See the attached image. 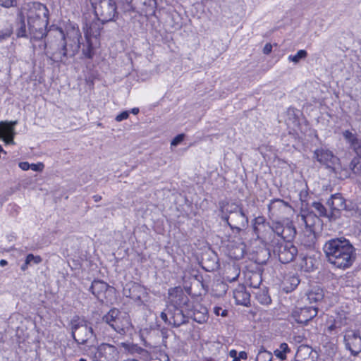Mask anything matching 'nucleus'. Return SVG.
I'll use <instances>...</instances> for the list:
<instances>
[{
  "label": "nucleus",
  "mask_w": 361,
  "mask_h": 361,
  "mask_svg": "<svg viewBox=\"0 0 361 361\" xmlns=\"http://www.w3.org/2000/svg\"><path fill=\"white\" fill-rule=\"evenodd\" d=\"M233 298L236 304L247 306L250 303V293L246 291L244 286L239 285L233 290Z\"/></svg>",
  "instance_id": "nucleus-22"
},
{
  "label": "nucleus",
  "mask_w": 361,
  "mask_h": 361,
  "mask_svg": "<svg viewBox=\"0 0 361 361\" xmlns=\"http://www.w3.org/2000/svg\"><path fill=\"white\" fill-rule=\"evenodd\" d=\"M8 262L6 259H1L0 260V266L1 267H4L6 265H7Z\"/></svg>",
  "instance_id": "nucleus-60"
},
{
  "label": "nucleus",
  "mask_w": 361,
  "mask_h": 361,
  "mask_svg": "<svg viewBox=\"0 0 361 361\" xmlns=\"http://www.w3.org/2000/svg\"><path fill=\"white\" fill-rule=\"evenodd\" d=\"M118 355L114 345L103 343L97 347L94 357L96 361H118Z\"/></svg>",
  "instance_id": "nucleus-13"
},
{
  "label": "nucleus",
  "mask_w": 361,
  "mask_h": 361,
  "mask_svg": "<svg viewBox=\"0 0 361 361\" xmlns=\"http://www.w3.org/2000/svg\"><path fill=\"white\" fill-rule=\"evenodd\" d=\"M15 0H0V5L5 8H10L13 6Z\"/></svg>",
  "instance_id": "nucleus-51"
},
{
  "label": "nucleus",
  "mask_w": 361,
  "mask_h": 361,
  "mask_svg": "<svg viewBox=\"0 0 361 361\" xmlns=\"http://www.w3.org/2000/svg\"><path fill=\"white\" fill-rule=\"evenodd\" d=\"M231 272H232L233 275H226L225 276V280L231 283L237 280L240 275V270L235 266H232L228 268L227 274Z\"/></svg>",
  "instance_id": "nucleus-38"
},
{
  "label": "nucleus",
  "mask_w": 361,
  "mask_h": 361,
  "mask_svg": "<svg viewBox=\"0 0 361 361\" xmlns=\"http://www.w3.org/2000/svg\"><path fill=\"white\" fill-rule=\"evenodd\" d=\"M355 206H356V209H355V210L353 209V212H355V213H357L360 216H361V199L357 200V202Z\"/></svg>",
  "instance_id": "nucleus-55"
},
{
  "label": "nucleus",
  "mask_w": 361,
  "mask_h": 361,
  "mask_svg": "<svg viewBox=\"0 0 361 361\" xmlns=\"http://www.w3.org/2000/svg\"><path fill=\"white\" fill-rule=\"evenodd\" d=\"M296 235V228L292 223H288L285 226L281 240L280 241L291 242Z\"/></svg>",
  "instance_id": "nucleus-31"
},
{
  "label": "nucleus",
  "mask_w": 361,
  "mask_h": 361,
  "mask_svg": "<svg viewBox=\"0 0 361 361\" xmlns=\"http://www.w3.org/2000/svg\"><path fill=\"white\" fill-rule=\"evenodd\" d=\"M18 166L23 171H27L30 169V164L27 161L20 162Z\"/></svg>",
  "instance_id": "nucleus-53"
},
{
  "label": "nucleus",
  "mask_w": 361,
  "mask_h": 361,
  "mask_svg": "<svg viewBox=\"0 0 361 361\" xmlns=\"http://www.w3.org/2000/svg\"><path fill=\"white\" fill-rule=\"evenodd\" d=\"M343 135L344 138L348 141L350 146L358 140L357 136L355 134L352 133L348 130L343 131Z\"/></svg>",
  "instance_id": "nucleus-43"
},
{
  "label": "nucleus",
  "mask_w": 361,
  "mask_h": 361,
  "mask_svg": "<svg viewBox=\"0 0 361 361\" xmlns=\"http://www.w3.org/2000/svg\"><path fill=\"white\" fill-rule=\"evenodd\" d=\"M123 292L126 297L130 298L135 301L141 300L147 295L145 288L137 283L126 285Z\"/></svg>",
  "instance_id": "nucleus-19"
},
{
  "label": "nucleus",
  "mask_w": 361,
  "mask_h": 361,
  "mask_svg": "<svg viewBox=\"0 0 361 361\" xmlns=\"http://www.w3.org/2000/svg\"><path fill=\"white\" fill-rule=\"evenodd\" d=\"M347 313L345 311L342 310L337 312L334 319L329 322V324L327 326V332L330 334H338L343 326L347 325Z\"/></svg>",
  "instance_id": "nucleus-16"
},
{
  "label": "nucleus",
  "mask_w": 361,
  "mask_h": 361,
  "mask_svg": "<svg viewBox=\"0 0 361 361\" xmlns=\"http://www.w3.org/2000/svg\"><path fill=\"white\" fill-rule=\"evenodd\" d=\"M78 361H87V360L84 358H80Z\"/></svg>",
  "instance_id": "nucleus-64"
},
{
  "label": "nucleus",
  "mask_w": 361,
  "mask_h": 361,
  "mask_svg": "<svg viewBox=\"0 0 361 361\" xmlns=\"http://www.w3.org/2000/svg\"><path fill=\"white\" fill-rule=\"evenodd\" d=\"M17 121L8 122H0L1 131L4 135V140L8 144H13V137L15 135L14 126L17 124Z\"/></svg>",
  "instance_id": "nucleus-21"
},
{
  "label": "nucleus",
  "mask_w": 361,
  "mask_h": 361,
  "mask_svg": "<svg viewBox=\"0 0 361 361\" xmlns=\"http://www.w3.org/2000/svg\"><path fill=\"white\" fill-rule=\"evenodd\" d=\"M317 313L318 308L316 307H297L293 311L291 317L298 324L306 325Z\"/></svg>",
  "instance_id": "nucleus-14"
},
{
  "label": "nucleus",
  "mask_w": 361,
  "mask_h": 361,
  "mask_svg": "<svg viewBox=\"0 0 361 361\" xmlns=\"http://www.w3.org/2000/svg\"><path fill=\"white\" fill-rule=\"evenodd\" d=\"M184 137V134H179L176 135L171 142V146H177L183 140Z\"/></svg>",
  "instance_id": "nucleus-47"
},
{
  "label": "nucleus",
  "mask_w": 361,
  "mask_h": 361,
  "mask_svg": "<svg viewBox=\"0 0 361 361\" xmlns=\"http://www.w3.org/2000/svg\"><path fill=\"white\" fill-rule=\"evenodd\" d=\"M20 27L17 30L16 35L18 37H27V31L23 16H20Z\"/></svg>",
  "instance_id": "nucleus-40"
},
{
  "label": "nucleus",
  "mask_w": 361,
  "mask_h": 361,
  "mask_svg": "<svg viewBox=\"0 0 361 361\" xmlns=\"http://www.w3.org/2000/svg\"><path fill=\"white\" fill-rule=\"evenodd\" d=\"M169 324L174 327H179L188 322V317L179 307L175 305L169 307Z\"/></svg>",
  "instance_id": "nucleus-17"
},
{
  "label": "nucleus",
  "mask_w": 361,
  "mask_h": 361,
  "mask_svg": "<svg viewBox=\"0 0 361 361\" xmlns=\"http://www.w3.org/2000/svg\"><path fill=\"white\" fill-rule=\"evenodd\" d=\"M30 264H26V259H25L24 264H22V266L20 267L21 270L23 271H25Z\"/></svg>",
  "instance_id": "nucleus-57"
},
{
  "label": "nucleus",
  "mask_w": 361,
  "mask_h": 361,
  "mask_svg": "<svg viewBox=\"0 0 361 361\" xmlns=\"http://www.w3.org/2000/svg\"><path fill=\"white\" fill-rule=\"evenodd\" d=\"M272 354L266 350L263 346H261L257 353L256 361H272Z\"/></svg>",
  "instance_id": "nucleus-36"
},
{
  "label": "nucleus",
  "mask_w": 361,
  "mask_h": 361,
  "mask_svg": "<svg viewBox=\"0 0 361 361\" xmlns=\"http://www.w3.org/2000/svg\"><path fill=\"white\" fill-rule=\"evenodd\" d=\"M351 174L355 177L361 178V159H353L349 164V169H342L341 167L338 178L345 179L351 176Z\"/></svg>",
  "instance_id": "nucleus-18"
},
{
  "label": "nucleus",
  "mask_w": 361,
  "mask_h": 361,
  "mask_svg": "<svg viewBox=\"0 0 361 361\" xmlns=\"http://www.w3.org/2000/svg\"><path fill=\"white\" fill-rule=\"evenodd\" d=\"M312 353V348L307 345H301L298 348L295 356V361H312L310 359V355Z\"/></svg>",
  "instance_id": "nucleus-29"
},
{
  "label": "nucleus",
  "mask_w": 361,
  "mask_h": 361,
  "mask_svg": "<svg viewBox=\"0 0 361 361\" xmlns=\"http://www.w3.org/2000/svg\"><path fill=\"white\" fill-rule=\"evenodd\" d=\"M121 345L130 353H137L140 358L148 360L149 354L147 350L130 343H121Z\"/></svg>",
  "instance_id": "nucleus-26"
},
{
  "label": "nucleus",
  "mask_w": 361,
  "mask_h": 361,
  "mask_svg": "<svg viewBox=\"0 0 361 361\" xmlns=\"http://www.w3.org/2000/svg\"><path fill=\"white\" fill-rule=\"evenodd\" d=\"M252 226H269V224L267 222L264 216H259L252 220Z\"/></svg>",
  "instance_id": "nucleus-46"
},
{
  "label": "nucleus",
  "mask_w": 361,
  "mask_h": 361,
  "mask_svg": "<svg viewBox=\"0 0 361 361\" xmlns=\"http://www.w3.org/2000/svg\"><path fill=\"white\" fill-rule=\"evenodd\" d=\"M300 281L298 276H288L285 278L284 281L282 282V288L286 293H290L296 288Z\"/></svg>",
  "instance_id": "nucleus-27"
},
{
  "label": "nucleus",
  "mask_w": 361,
  "mask_h": 361,
  "mask_svg": "<svg viewBox=\"0 0 361 361\" xmlns=\"http://www.w3.org/2000/svg\"><path fill=\"white\" fill-rule=\"evenodd\" d=\"M273 251L283 264L292 262L298 254L297 247L291 242L279 241L274 246Z\"/></svg>",
  "instance_id": "nucleus-9"
},
{
  "label": "nucleus",
  "mask_w": 361,
  "mask_h": 361,
  "mask_svg": "<svg viewBox=\"0 0 361 361\" xmlns=\"http://www.w3.org/2000/svg\"><path fill=\"white\" fill-rule=\"evenodd\" d=\"M27 20L31 39L40 40L47 35V27L49 23V10L39 2L27 4Z\"/></svg>",
  "instance_id": "nucleus-3"
},
{
  "label": "nucleus",
  "mask_w": 361,
  "mask_h": 361,
  "mask_svg": "<svg viewBox=\"0 0 361 361\" xmlns=\"http://www.w3.org/2000/svg\"><path fill=\"white\" fill-rule=\"evenodd\" d=\"M344 343L352 355L357 356L361 353V336L358 331H346L344 335Z\"/></svg>",
  "instance_id": "nucleus-12"
},
{
  "label": "nucleus",
  "mask_w": 361,
  "mask_h": 361,
  "mask_svg": "<svg viewBox=\"0 0 361 361\" xmlns=\"http://www.w3.org/2000/svg\"><path fill=\"white\" fill-rule=\"evenodd\" d=\"M324 296V291L319 287H314L307 294V300L310 303H317L321 302L323 300Z\"/></svg>",
  "instance_id": "nucleus-30"
},
{
  "label": "nucleus",
  "mask_w": 361,
  "mask_h": 361,
  "mask_svg": "<svg viewBox=\"0 0 361 361\" xmlns=\"http://www.w3.org/2000/svg\"><path fill=\"white\" fill-rule=\"evenodd\" d=\"M71 337L78 345H93L96 340V334L92 323L84 317L74 315L69 322Z\"/></svg>",
  "instance_id": "nucleus-5"
},
{
  "label": "nucleus",
  "mask_w": 361,
  "mask_h": 361,
  "mask_svg": "<svg viewBox=\"0 0 361 361\" xmlns=\"http://www.w3.org/2000/svg\"><path fill=\"white\" fill-rule=\"evenodd\" d=\"M214 313L217 316L226 317L228 315V310H223L221 307H214Z\"/></svg>",
  "instance_id": "nucleus-48"
},
{
  "label": "nucleus",
  "mask_w": 361,
  "mask_h": 361,
  "mask_svg": "<svg viewBox=\"0 0 361 361\" xmlns=\"http://www.w3.org/2000/svg\"><path fill=\"white\" fill-rule=\"evenodd\" d=\"M26 264H39L42 262V259L39 255H34L32 254H28L26 257Z\"/></svg>",
  "instance_id": "nucleus-44"
},
{
  "label": "nucleus",
  "mask_w": 361,
  "mask_h": 361,
  "mask_svg": "<svg viewBox=\"0 0 361 361\" xmlns=\"http://www.w3.org/2000/svg\"><path fill=\"white\" fill-rule=\"evenodd\" d=\"M289 207H290V206L288 202L281 199H274L268 205V210L270 214L274 215Z\"/></svg>",
  "instance_id": "nucleus-25"
},
{
  "label": "nucleus",
  "mask_w": 361,
  "mask_h": 361,
  "mask_svg": "<svg viewBox=\"0 0 361 361\" xmlns=\"http://www.w3.org/2000/svg\"><path fill=\"white\" fill-rule=\"evenodd\" d=\"M307 56V52L304 49H301L299 50L295 55H289L288 59L289 61L298 63L300 60L305 59Z\"/></svg>",
  "instance_id": "nucleus-39"
},
{
  "label": "nucleus",
  "mask_w": 361,
  "mask_h": 361,
  "mask_svg": "<svg viewBox=\"0 0 361 361\" xmlns=\"http://www.w3.org/2000/svg\"><path fill=\"white\" fill-rule=\"evenodd\" d=\"M314 157L317 161L331 169L332 171L338 176L341 166L338 163V158L331 151L323 148L318 149L314 151Z\"/></svg>",
  "instance_id": "nucleus-11"
},
{
  "label": "nucleus",
  "mask_w": 361,
  "mask_h": 361,
  "mask_svg": "<svg viewBox=\"0 0 361 361\" xmlns=\"http://www.w3.org/2000/svg\"><path fill=\"white\" fill-rule=\"evenodd\" d=\"M118 7L123 12L134 11L137 7L145 16L155 13L156 0H118Z\"/></svg>",
  "instance_id": "nucleus-7"
},
{
  "label": "nucleus",
  "mask_w": 361,
  "mask_h": 361,
  "mask_svg": "<svg viewBox=\"0 0 361 361\" xmlns=\"http://www.w3.org/2000/svg\"><path fill=\"white\" fill-rule=\"evenodd\" d=\"M43 169L44 164L42 163L30 164V169H32L34 171H42Z\"/></svg>",
  "instance_id": "nucleus-50"
},
{
  "label": "nucleus",
  "mask_w": 361,
  "mask_h": 361,
  "mask_svg": "<svg viewBox=\"0 0 361 361\" xmlns=\"http://www.w3.org/2000/svg\"><path fill=\"white\" fill-rule=\"evenodd\" d=\"M252 293L255 295L256 300L263 305L271 304V299L269 294L267 287L259 288L252 290Z\"/></svg>",
  "instance_id": "nucleus-24"
},
{
  "label": "nucleus",
  "mask_w": 361,
  "mask_h": 361,
  "mask_svg": "<svg viewBox=\"0 0 361 361\" xmlns=\"http://www.w3.org/2000/svg\"><path fill=\"white\" fill-rule=\"evenodd\" d=\"M350 149L357 155L353 159H361V141L358 140L350 146Z\"/></svg>",
  "instance_id": "nucleus-42"
},
{
  "label": "nucleus",
  "mask_w": 361,
  "mask_h": 361,
  "mask_svg": "<svg viewBox=\"0 0 361 361\" xmlns=\"http://www.w3.org/2000/svg\"><path fill=\"white\" fill-rule=\"evenodd\" d=\"M327 204L330 209V221H335L340 218L342 211L353 214V207L348 205L340 193L332 195L327 201Z\"/></svg>",
  "instance_id": "nucleus-8"
},
{
  "label": "nucleus",
  "mask_w": 361,
  "mask_h": 361,
  "mask_svg": "<svg viewBox=\"0 0 361 361\" xmlns=\"http://www.w3.org/2000/svg\"><path fill=\"white\" fill-rule=\"evenodd\" d=\"M204 310L205 312H194V321L199 324H202L207 320L208 317L207 314V310L204 308Z\"/></svg>",
  "instance_id": "nucleus-41"
},
{
  "label": "nucleus",
  "mask_w": 361,
  "mask_h": 361,
  "mask_svg": "<svg viewBox=\"0 0 361 361\" xmlns=\"http://www.w3.org/2000/svg\"><path fill=\"white\" fill-rule=\"evenodd\" d=\"M205 361H214L212 358H206Z\"/></svg>",
  "instance_id": "nucleus-63"
},
{
  "label": "nucleus",
  "mask_w": 361,
  "mask_h": 361,
  "mask_svg": "<svg viewBox=\"0 0 361 361\" xmlns=\"http://www.w3.org/2000/svg\"><path fill=\"white\" fill-rule=\"evenodd\" d=\"M131 112L133 114H137L138 112H139V109L138 108H133V109H132Z\"/></svg>",
  "instance_id": "nucleus-61"
},
{
  "label": "nucleus",
  "mask_w": 361,
  "mask_h": 361,
  "mask_svg": "<svg viewBox=\"0 0 361 361\" xmlns=\"http://www.w3.org/2000/svg\"><path fill=\"white\" fill-rule=\"evenodd\" d=\"M102 321L121 335L125 334L131 326L129 314L116 308H111L103 316Z\"/></svg>",
  "instance_id": "nucleus-6"
},
{
  "label": "nucleus",
  "mask_w": 361,
  "mask_h": 361,
  "mask_svg": "<svg viewBox=\"0 0 361 361\" xmlns=\"http://www.w3.org/2000/svg\"><path fill=\"white\" fill-rule=\"evenodd\" d=\"M228 356L231 357L232 361H241V360L247 359V353L245 351L238 352L236 350H231Z\"/></svg>",
  "instance_id": "nucleus-37"
},
{
  "label": "nucleus",
  "mask_w": 361,
  "mask_h": 361,
  "mask_svg": "<svg viewBox=\"0 0 361 361\" xmlns=\"http://www.w3.org/2000/svg\"><path fill=\"white\" fill-rule=\"evenodd\" d=\"M262 281V275L258 272H250L247 276V285L254 289L259 288Z\"/></svg>",
  "instance_id": "nucleus-28"
},
{
  "label": "nucleus",
  "mask_w": 361,
  "mask_h": 361,
  "mask_svg": "<svg viewBox=\"0 0 361 361\" xmlns=\"http://www.w3.org/2000/svg\"><path fill=\"white\" fill-rule=\"evenodd\" d=\"M160 317L162 320H164L166 323L169 324V308L166 312H162L160 314Z\"/></svg>",
  "instance_id": "nucleus-52"
},
{
  "label": "nucleus",
  "mask_w": 361,
  "mask_h": 361,
  "mask_svg": "<svg viewBox=\"0 0 361 361\" xmlns=\"http://www.w3.org/2000/svg\"><path fill=\"white\" fill-rule=\"evenodd\" d=\"M312 207L316 212V216L326 217L330 220V211L329 212L321 202H314L312 204Z\"/></svg>",
  "instance_id": "nucleus-32"
},
{
  "label": "nucleus",
  "mask_w": 361,
  "mask_h": 361,
  "mask_svg": "<svg viewBox=\"0 0 361 361\" xmlns=\"http://www.w3.org/2000/svg\"><path fill=\"white\" fill-rule=\"evenodd\" d=\"M117 6L111 0L101 1L94 6V12L98 20L103 24L114 19L116 13Z\"/></svg>",
  "instance_id": "nucleus-10"
},
{
  "label": "nucleus",
  "mask_w": 361,
  "mask_h": 361,
  "mask_svg": "<svg viewBox=\"0 0 361 361\" xmlns=\"http://www.w3.org/2000/svg\"><path fill=\"white\" fill-rule=\"evenodd\" d=\"M93 200L94 202H97L102 200V197L99 195H95L93 196Z\"/></svg>",
  "instance_id": "nucleus-59"
},
{
  "label": "nucleus",
  "mask_w": 361,
  "mask_h": 361,
  "mask_svg": "<svg viewBox=\"0 0 361 361\" xmlns=\"http://www.w3.org/2000/svg\"><path fill=\"white\" fill-rule=\"evenodd\" d=\"M8 37H9V34L0 32V39H4Z\"/></svg>",
  "instance_id": "nucleus-56"
},
{
  "label": "nucleus",
  "mask_w": 361,
  "mask_h": 361,
  "mask_svg": "<svg viewBox=\"0 0 361 361\" xmlns=\"http://www.w3.org/2000/svg\"><path fill=\"white\" fill-rule=\"evenodd\" d=\"M272 51V45L269 43L265 44L263 49V53L264 54H269Z\"/></svg>",
  "instance_id": "nucleus-54"
},
{
  "label": "nucleus",
  "mask_w": 361,
  "mask_h": 361,
  "mask_svg": "<svg viewBox=\"0 0 361 361\" xmlns=\"http://www.w3.org/2000/svg\"><path fill=\"white\" fill-rule=\"evenodd\" d=\"M285 226L281 223H276L272 227H271V231L276 233L278 236L281 237L284 231Z\"/></svg>",
  "instance_id": "nucleus-45"
},
{
  "label": "nucleus",
  "mask_w": 361,
  "mask_h": 361,
  "mask_svg": "<svg viewBox=\"0 0 361 361\" xmlns=\"http://www.w3.org/2000/svg\"><path fill=\"white\" fill-rule=\"evenodd\" d=\"M108 283L102 280H94L90 288L92 293L98 299L102 300V298L109 289H112Z\"/></svg>",
  "instance_id": "nucleus-20"
},
{
  "label": "nucleus",
  "mask_w": 361,
  "mask_h": 361,
  "mask_svg": "<svg viewBox=\"0 0 361 361\" xmlns=\"http://www.w3.org/2000/svg\"><path fill=\"white\" fill-rule=\"evenodd\" d=\"M221 219L235 234H240L249 226L247 212L242 204L227 202L220 207Z\"/></svg>",
  "instance_id": "nucleus-4"
},
{
  "label": "nucleus",
  "mask_w": 361,
  "mask_h": 361,
  "mask_svg": "<svg viewBox=\"0 0 361 361\" xmlns=\"http://www.w3.org/2000/svg\"><path fill=\"white\" fill-rule=\"evenodd\" d=\"M301 220L305 225V228H313L314 221H319V219L316 215L310 212L307 214L301 215Z\"/></svg>",
  "instance_id": "nucleus-34"
},
{
  "label": "nucleus",
  "mask_w": 361,
  "mask_h": 361,
  "mask_svg": "<svg viewBox=\"0 0 361 361\" xmlns=\"http://www.w3.org/2000/svg\"><path fill=\"white\" fill-rule=\"evenodd\" d=\"M59 39L51 44L45 54L53 63L66 64L67 61L74 57L80 49L78 38L66 36L63 31L57 27Z\"/></svg>",
  "instance_id": "nucleus-2"
},
{
  "label": "nucleus",
  "mask_w": 361,
  "mask_h": 361,
  "mask_svg": "<svg viewBox=\"0 0 361 361\" xmlns=\"http://www.w3.org/2000/svg\"><path fill=\"white\" fill-rule=\"evenodd\" d=\"M128 116H129V111H124L121 112V114H119L118 115H117L115 119L116 121L121 122L123 120L127 119L128 118Z\"/></svg>",
  "instance_id": "nucleus-49"
},
{
  "label": "nucleus",
  "mask_w": 361,
  "mask_h": 361,
  "mask_svg": "<svg viewBox=\"0 0 361 361\" xmlns=\"http://www.w3.org/2000/svg\"><path fill=\"white\" fill-rule=\"evenodd\" d=\"M161 334L163 338H167L168 335H167V331L166 329H162L161 331Z\"/></svg>",
  "instance_id": "nucleus-58"
},
{
  "label": "nucleus",
  "mask_w": 361,
  "mask_h": 361,
  "mask_svg": "<svg viewBox=\"0 0 361 361\" xmlns=\"http://www.w3.org/2000/svg\"><path fill=\"white\" fill-rule=\"evenodd\" d=\"M100 35V28L97 23H92L85 34L86 43L83 44L82 53L85 58L91 59L94 55V51L91 41V37H97Z\"/></svg>",
  "instance_id": "nucleus-15"
},
{
  "label": "nucleus",
  "mask_w": 361,
  "mask_h": 361,
  "mask_svg": "<svg viewBox=\"0 0 361 361\" xmlns=\"http://www.w3.org/2000/svg\"><path fill=\"white\" fill-rule=\"evenodd\" d=\"M341 361H353V360L350 358H343Z\"/></svg>",
  "instance_id": "nucleus-62"
},
{
  "label": "nucleus",
  "mask_w": 361,
  "mask_h": 361,
  "mask_svg": "<svg viewBox=\"0 0 361 361\" xmlns=\"http://www.w3.org/2000/svg\"><path fill=\"white\" fill-rule=\"evenodd\" d=\"M317 241V236L314 228H305L300 239V243L304 247L313 249Z\"/></svg>",
  "instance_id": "nucleus-23"
},
{
  "label": "nucleus",
  "mask_w": 361,
  "mask_h": 361,
  "mask_svg": "<svg viewBox=\"0 0 361 361\" xmlns=\"http://www.w3.org/2000/svg\"><path fill=\"white\" fill-rule=\"evenodd\" d=\"M271 230V226H253V233L258 239L264 238L266 237V233L268 231Z\"/></svg>",
  "instance_id": "nucleus-35"
},
{
  "label": "nucleus",
  "mask_w": 361,
  "mask_h": 361,
  "mask_svg": "<svg viewBox=\"0 0 361 361\" xmlns=\"http://www.w3.org/2000/svg\"><path fill=\"white\" fill-rule=\"evenodd\" d=\"M322 250L328 262L338 269L350 267L356 259L355 248L343 236L327 240Z\"/></svg>",
  "instance_id": "nucleus-1"
},
{
  "label": "nucleus",
  "mask_w": 361,
  "mask_h": 361,
  "mask_svg": "<svg viewBox=\"0 0 361 361\" xmlns=\"http://www.w3.org/2000/svg\"><path fill=\"white\" fill-rule=\"evenodd\" d=\"M290 353V348L286 343L280 344L279 348L274 350V355L283 360L286 359V355Z\"/></svg>",
  "instance_id": "nucleus-33"
}]
</instances>
